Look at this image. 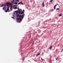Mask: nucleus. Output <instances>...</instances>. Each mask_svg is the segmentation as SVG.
Returning a JSON list of instances; mask_svg holds the SVG:
<instances>
[{"instance_id": "obj_21", "label": "nucleus", "mask_w": 63, "mask_h": 63, "mask_svg": "<svg viewBox=\"0 0 63 63\" xmlns=\"http://www.w3.org/2000/svg\"><path fill=\"white\" fill-rule=\"evenodd\" d=\"M18 13L19 14H21V12H20V11H19V12H18Z\"/></svg>"}, {"instance_id": "obj_14", "label": "nucleus", "mask_w": 63, "mask_h": 63, "mask_svg": "<svg viewBox=\"0 0 63 63\" xmlns=\"http://www.w3.org/2000/svg\"><path fill=\"white\" fill-rule=\"evenodd\" d=\"M60 10V9L59 8H57L56 9V10Z\"/></svg>"}, {"instance_id": "obj_13", "label": "nucleus", "mask_w": 63, "mask_h": 63, "mask_svg": "<svg viewBox=\"0 0 63 63\" xmlns=\"http://www.w3.org/2000/svg\"><path fill=\"white\" fill-rule=\"evenodd\" d=\"M17 21H18L19 20V18H17Z\"/></svg>"}, {"instance_id": "obj_1", "label": "nucleus", "mask_w": 63, "mask_h": 63, "mask_svg": "<svg viewBox=\"0 0 63 63\" xmlns=\"http://www.w3.org/2000/svg\"><path fill=\"white\" fill-rule=\"evenodd\" d=\"M24 15V14L22 15V16L21 15H19V17L20 21H21L22 20V18H23Z\"/></svg>"}, {"instance_id": "obj_9", "label": "nucleus", "mask_w": 63, "mask_h": 63, "mask_svg": "<svg viewBox=\"0 0 63 63\" xmlns=\"http://www.w3.org/2000/svg\"><path fill=\"white\" fill-rule=\"evenodd\" d=\"M18 11H15V13H16V14H17V13H18Z\"/></svg>"}, {"instance_id": "obj_12", "label": "nucleus", "mask_w": 63, "mask_h": 63, "mask_svg": "<svg viewBox=\"0 0 63 63\" xmlns=\"http://www.w3.org/2000/svg\"><path fill=\"white\" fill-rule=\"evenodd\" d=\"M52 47V46H51L49 47V48L51 50V49Z\"/></svg>"}, {"instance_id": "obj_11", "label": "nucleus", "mask_w": 63, "mask_h": 63, "mask_svg": "<svg viewBox=\"0 0 63 63\" xmlns=\"http://www.w3.org/2000/svg\"><path fill=\"white\" fill-rule=\"evenodd\" d=\"M9 8H10V7L9 6H8L7 8V11H8L9 10Z\"/></svg>"}, {"instance_id": "obj_24", "label": "nucleus", "mask_w": 63, "mask_h": 63, "mask_svg": "<svg viewBox=\"0 0 63 63\" xmlns=\"http://www.w3.org/2000/svg\"><path fill=\"white\" fill-rule=\"evenodd\" d=\"M12 18H14V17H12Z\"/></svg>"}, {"instance_id": "obj_3", "label": "nucleus", "mask_w": 63, "mask_h": 63, "mask_svg": "<svg viewBox=\"0 0 63 63\" xmlns=\"http://www.w3.org/2000/svg\"><path fill=\"white\" fill-rule=\"evenodd\" d=\"M17 6V5H14V9H17V6Z\"/></svg>"}, {"instance_id": "obj_2", "label": "nucleus", "mask_w": 63, "mask_h": 63, "mask_svg": "<svg viewBox=\"0 0 63 63\" xmlns=\"http://www.w3.org/2000/svg\"><path fill=\"white\" fill-rule=\"evenodd\" d=\"M11 5V3H10V2H9V1L6 4V5L7 6H9V5Z\"/></svg>"}, {"instance_id": "obj_27", "label": "nucleus", "mask_w": 63, "mask_h": 63, "mask_svg": "<svg viewBox=\"0 0 63 63\" xmlns=\"http://www.w3.org/2000/svg\"><path fill=\"white\" fill-rule=\"evenodd\" d=\"M61 60L59 61L60 62H61Z\"/></svg>"}, {"instance_id": "obj_30", "label": "nucleus", "mask_w": 63, "mask_h": 63, "mask_svg": "<svg viewBox=\"0 0 63 63\" xmlns=\"http://www.w3.org/2000/svg\"><path fill=\"white\" fill-rule=\"evenodd\" d=\"M57 59H58V58H57Z\"/></svg>"}, {"instance_id": "obj_26", "label": "nucleus", "mask_w": 63, "mask_h": 63, "mask_svg": "<svg viewBox=\"0 0 63 63\" xmlns=\"http://www.w3.org/2000/svg\"><path fill=\"white\" fill-rule=\"evenodd\" d=\"M56 60H58L56 58Z\"/></svg>"}, {"instance_id": "obj_7", "label": "nucleus", "mask_w": 63, "mask_h": 63, "mask_svg": "<svg viewBox=\"0 0 63 63\" xmlns=\"http://www.w3.org/2000/svg\"><path fill=\"white\" fill-rule=\"evenodd\" d=\"M43 2L42 3V7H44V1H43Z\"/></svg>"}, {"instance_id": "obj_20", "label": "nucleus", "mask_w": 63, "mask_h": 63, "mask_svg": "<svg viewBox=\"0 0 63 63\" xmlns=\"http://www.w3.org/2000/svg\"><path fill=\"white\" fill-rule=\"evenodd\" d=\"M62 16V15H59V16Z\"/></svg>"}, {"instance_id": "obj_31", "label": "nucleus", "mask_w": 63, "mask_h": 63, "mask_svg": "<svg viewBox=\"0 0 63 63\" xmlns=\"http://www.w3.org/2000/svg\"><path fill=\"white\" fill-rule=\"evenodd\" d=\"M28 7H29V6H28Z\"/></svg>"}, {"instance_id": "obj_22", "label": "nucleus", "mask_w": 63, "mask_h": 63, "mask_svg": "<svg viewBox=\"0 0 63 63\" xmlns=\"http://www.w3.org/2000/svg\"><path fill=\"white\" fill-rule=\"evenodd\" d=\"M16 0V1H17L18 2H19V0Z\"/></svg>"}, {"instance_id": "obj_17", "label": "nucleus", "mask_w": 63, "mask_h": 63, "mask_svg": "<svg viewBox=\"0 0 63 63\" xmlns=\"http://www.w3.org/2000/svg\"><path fill=\"white\" fill-rule=\"evenodd\" d=\"M5 7H3V10H5Z\"/></svg>"}, {"instance_id": "obj_25", "label": "nucleus", "mask_w": 63, "mask_h": 63, "mask_svg": "<svg viewBox=\"0 0 63 63\" xmlns=\"http://www.w3.org/2000/svg\"><path fill=\"white\" fill-rule=\"evenodd\" d=\"M23 11L24 12V10H23Z\"/></svg>"}, {"instance_id": "obj_23", "label": "nucleus", "mask_w": 63, "mask_h": 63, "mask_svg": "<svg viewBox=\"0 0 63 63\" xmlns=\"http://www.w3.org/2000/svg\"><path fill=\"white\" fill-rule=\"evenodd\" d=\"M8 11H7V10H6V11H5V12L6 13H7V12Z\"/></svg>"}, {"instance_id": "obj_6", "label": "nucleus", "mask_w": 63, "mask_h": 63, "mask_svg": "<svg viewBox=\"0 0 63 63\" xmlns=\"http://www.w3.org/2000/svg\"><path fill=\"white\" fill-rule=\"evenodd\" d=\"M16 15H17V17H19V15L18 14V13H17L16 14Z\"/></svg>"}, {"instance_id": "obj_8", "label": "nucleus", "mask_w": 63, "mask_h": 63, "mask_svg": "<svg viewBox=\"0 0 63 63\" xmlns=\"http://www.w3.org/2000/svg\"><path fill=\"white\" fill-rule=\"evenodd\" d=\"M3 6H5V4H3L0 6V7H3Z\"/></svg>"}, {"instance_id": "obj_4", "label": "nucleus", "mask_w": 63, "mask_h": 63, "mask_svg": "<svg viewBox=\"0 0 63 63\" xmlns=\"http://www.w3.org/2000/svg\"><path fill=\"white\" fill-rule=\"evenodd\" d=\"M18 5H19L20 4V5H24V4L23 3H22V1H21V2H19L18 3Z\"/></svg>"}, {"instance_id": "obj_18", "label": "nucleus", "mask_w": 63, "mask_h": 63, "mask_svg": "<svg viewBox=\"0 0 63 63\" xmlns=\"http://www.w3.org/2000/svg\"><path fill=\"white\" fill-rule=\"evenodd\" d=\"M16 0H13V2H16Z\"/></svg>"}, {"instance_id": "obj_15", "label": "nucleus", "mask_w": 63, "mask_h": 63, "mask_svg": "<svg viewBox=\"0 0 63 63\" xmlns=\"http://www.w3.org/2000/svg\"><path fill=\"white\" fill-rule=\"evenodd\" d=\"M52 1H53V0H51L49 1V2H52Z\"/></svg>"}, {"instance_id": "obj_29", "label": "nucleus", "mask_w": 63, "mask_h": 63, "mask_svg": "<svg viewBox=\"0 0 63 63\" xmlns=\"http://www.w3.org/2000/svg\"><path fill=\"white\" fill-rule=\"evenodd\" d=\"M5 4H7V3H5Z\"/></svg>"}, {"instance_id": "obj_5", "label": "nucleus", "mask_w": 63, "mask_h": 63, "mask_svg": "<svg viewBox=\"0 0 63 63\" xmlns=\"http://www.w3.org/2000/svg\"><path fill=\"white\" fill-rule=\"evenodd\" d=\"M58 4H56L55 5L53 9L54 10H55V8H56V6H57Z\"/></svg>"}, {"instance_id": "obj_19", "label": "nucleus", "mask_w": 63, "mask_h": 63, "mask_svg": "<svg viewBox=\"0 0 63 63\" xmlns=\"http://www.w3.org/2000/svg\"><path fill=\"white\" fill-rule=\"evenodd\" d=\"M23 12H21V15H22L23 14Z\"/></svg>"}, {"instance_id": "obj_28", "label": "nucleus", "mask_w": 63, "mask_h": 63, "mask_svg": "<svg viewBox=\"0 0 63 63\" xmlns=\"http://www.w3.org/2000/svg\"><path fill=\"white\" fill-rule=\"evenodd\" d=\"M41 59L42 60V61H43V59H42V58H41Z\"/></svg>"}, {"instance_id": "obj_10", "label": "nucleus", "mask_w": 63, "mask_h": 63, "mask_svg": "<svg viewBox=\"0 0 63 63\" xmlns=\"http://www.w3.org/2000/svg\"><path fill=\"white\" fill-rule=\"evenodd\" d=\"M39 54H40V53H39L37 54L36 55V56H37L38 55H39Z\"/></svg>"}, {"instance_id": "obj_16", "label": "nucleus", "mask_w": 63, "mask_h": 63, "mask_svg": "<svg viewBox=\"0 0 63 63\" xmlns=\"http://www.w3.org/2000/svg\"><path fill=\"white\" fill-rule=\"evenodd\" d=\"M14 4H17V2H16L14 3H13Z\"/></svg>"}]
</instances>
